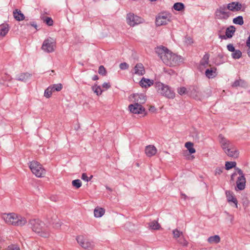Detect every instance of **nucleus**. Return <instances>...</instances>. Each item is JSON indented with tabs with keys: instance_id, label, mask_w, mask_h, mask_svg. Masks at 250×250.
<instances>
[{
	"instance_id": "obj_1",
	"label": "nucleus",
	"mask_w": 250,
	"mask_h": 250,
	"mask_svg": "<svg viewBox=\"0 0 250 250\" xmlns=\"http://www.w3.org/2000/svg\"><path fill=\"white\" fill-rule=\"evenodd\" d=\"M29 225L32 230L40 236L44 238L49 237L50 232L48 230L47 226H45L44 223L40 220L31 219Z\"/></svg>"
},
{
	"instance_id": "obj_2",
	"label": "nucleus",
	"mask_w": 250,
	"mask_h": 250,
	"mask_svg": "<svg viewBox=\"0 0 250 250\" xmlns=\"http://www.w3.org/2000/svg\"><path fill=\"white\" fill-rule=\"evenodd\" d=\"M2 218L6 223L16 226H22L27 223L25 218L14 213L4 214Z\"/></svg>"
},
{
	"instance_id": "obj_3",
	"label": "nucleus",
	"mask_w": 250,
	"mask_h": 250,
	"mask_svg": "<svg viewBox=\"0 0 250 250\" xmlns=\"http://www.w3.org/2000/svg\"><path fill=\"white\" fill-rule=\"evenodd\" d=\"M155 87L157 91L162 95L169 99H173L175 97V93L167 85L160 82L155 83Z\"/></svg>"
},
{
	"instance_id": "obj_4",
	"label": "nucleus",
	"mask_w": 250,
	"mask_h": 250,
	"mask_svg": "<svg viewBox=\"0 0 250 250\" xmlns=\"http://www.w3.org/2000/svg\"><path fill=\"white\" fill-rule=\"evenodd\" d=\"M183 61L182 58L169 51L166 55L163 57L162 61L166 65L169 66H173L179 64Z\"/></svg>"
},
{
	"instance_id": "obj_5",
	"label": "nucleus",
	"mask_w": 250,
	"mask_h": 250,
	"mask_svg": "<svg viewBox=\"0 0 250 250\" xmlns=\"http://www.w3.org/2000/svg\"><path fill=\"white\" fill-rule=\"evenodd\" d=\"M29 167L32 172L37 177H42L45 175L46 173L45 169L38 162H31L29 163Z\"/></svg>"
},
{
	"instance_id": "obj_6",
	"label": "nucleus",
	"mask_w": 250,
	"mask_h": 250,
	"mask_svg": "<svg viewBox=\"0 0 250 250\" xmlns=\"http://www.w3.org/2000/svg\"><path fill=\"white\" fill-rule=\"evenodd\" d=\"M228 10L225 4L219 6L215 11V18L220 20H227L230 16V13Z\"/></svg>"
},
{
	"instance_id": "obj_7",
	"label": "nucleus",
	"mask_w": 250,
	"mask_h": 250,
	"mask_svg": "<svg viewBox=\"0 0 250 250\" xmlns=\"http://www.w3.org/2000/svg\"><path fill=\"white\" fill-rule=\"evenodd\" d=\"M172 18V16L170 13H162L156 18V25L158 26L166 25L171 21Z\"/></svg>"
},
{
	"instance_id": "obj_8",
	"label": "nucleus",
	"mask_w": 250,
	"mask_h": 250,
	"mask_svg": "<svg viewBox=\"0 0 250 250\" xmlns=\"http://www.w3.org/2000/svg\"><path fill=\"white\" fill-rule=\"evenodd\" d=\"M76 240L80 246L84 249L91 250L94 247L93 242L83 235L77 236Z\"/></svg>"
},
{
	"instance_id": "obj_9",
	"label": "nucleus",
	"mask_w": 250,
	"mask_h": 250,
	"mask_svg": "<svg viewBox=\"0 0 250 250\" xmlns=\"http://www.w3.org/2000/svg\"><path fill=\"white\" fill-rule=\"evenodd\" d=\"M55 41L53 38L49 37L44 41L42 48L44 51L50 53L55 50Z\"/></svg>"
},
{
	"instance_id": "obj_10",
	"label": "nucleus",
	"mask_w": 250,
	"mask_h": 250,
	"mask_svg": "<svg viewBox=\"0 0 250 250\" xmlns=\"http://www.w3.org/2000/svg\"><path fill=\"white\" fill-rule=\"evenodd\" d=\"M144 20L141 17L135 15L133 13H129L126 16V22L130 26H134L143 23Z\"/></svg>"
},
{
	"instance_id": "obj_11",
	"label": "nucleus",
	"mask_w": 250,
	"mask_h": 250,
	"mask_svg": "<svg viewBox=\"0 0 250 250\" xmlns=\"http://www.w3.org/2000/svg\"><path fill=\"white\" fill-rule=\"evenodd\" d=\"M218 138L221 146L224 152L233 146L229 140L225 138L222 134L219 135Z\"/></svg>"
},
{
	"instance_id": "obj_12",
	"label": "nucleus",
	"mask_w": 250,
	"mask_h": 250,
	"mask_svg": "<svg viewBox=\"0 0 250 250\" xmlns=\"http://www.w3.org/2000/svg\"><path fill=\"white\" fill-rule=\"evenodd\" d=\"M128 108L130 111L133 114H142L145 112V108L142 105H139L137 104H130L128 106Z\"/></svg>"
},
{
	"instance_id": "obj_13",
	"label": "nucleus",
	"mask_w": 250,
	"mask_h": 250,
	"mask_svg": "<svg viewBox=\"0 0 250 250\" xmlns=\"http://www.w3.org/2000/svg\"><path fill=\"white\" fill-rule=\"evenodd\" d=\"M133 102L134 104H137L139 105L144 104L146 102V96L143 94H133L132 95Z\"/></svg>"
},
{
	"instance_id": "obj_14",
	"label": "nucleus",
	"mask_w": 250,
	"mask_h": 250,
	"mask_svg": "<svg viewBox=\"0 0 250 250\" xmlns=\"http://www.w3.org/2000/svg\"><path fill=\"white\" fill-rule=\"evenodd\" d=\"M228 9L232 12L240 11L242 8V4L239 2H231L226 5Z\"/></svg>"
},
{
	"instance_id": "obj_15",
	"label": "nucleus",
	"mask_w": 250,
	"mask_h": 250,
	"mask_svg": "<svg viewBox=\"0 0 250 250\" xmlns=\"http://www.w3.org/2000/svg\"><path fill=\"white\" fill-rule=\"evenodd\" d=\"M226 195L228 202L229 204H231V203H233L235 205V207L237 208L238 201L237 199L235 197L233 192L229 190H227L226 191Z\"/></svg>"
},
{
	"instance_id": "obj_16",
	"label": "nucleus",
	"mask_w": 250,
	"mask_h": 250,
	"mask_svg": "<svg viewBox=\"0 0 250 250\" xmlns=\"http://www.w3.org/2000/svg\"><path fill=\"white\" fill-rule=\"evenodd\" d=\"M229 157H232L233 158H237L239 156V151L234 147V146L229 148V149L224 152Z\"/></svg>"
},
{
	"instance_id": "obj_17",
	"label": "nucleus",
	"mask_w": 250,
	"mask_h": 250,
	"mask_svg": "<svg viewBox=\"0 0 250 250\" xmlns=\"http://www.w3.org/2000/svg\"><path fill=\"white\" fill-rule=\"evenodd\" d=\"M174 237L175 238H179V242L184 246H187V242L186 240L183 238V233L177 229L173 230Z\"/></svg>"
},
{
	"instance_id": "obj_18",
	"label": "nucleus",
	"mask_w": 250,
	"mask_h": 250,
	"mask_svg": "<svg viewBox=\"0 0 250 250\" xmlns=\"http://www.w3.org/2000/svg\"><path fill=\"white\" fill-rule=\"evenodd\" d=\"M145 69L142 63H138L136 64L134 68V74L142 76L145 74Z\"/></svg>"
},
{
	"instance_id": "obj_19",
	"label": "nucleus",
	"mask_w": 250,
	"mask_h": 250,
	"mask_svg": "<svg viewBox=\"0 0 250 250\" xmlns=\"http://www.w3.org/2000/svg\"><path fill=\"white\" fill-rule=\"evenodd\" d=\"M50 225H52L55 229H59L61 226V223L60 220L58 218L57 215L54 214L50 219L48 220Z\"/></svg>"
},
{
	"instance_id": "obj_20",
	"label": "nucleus",
	"mask_w": 250,
	"mask_h": 250,
	"mask_svg": "<svg viewBox=\"0 0 250 250\" xmlns=\"http://www.w3.org/2000/svg\"><path fill=\"white\" fill-rule=\"evenodd\" d=\"M190 96L196 100H200L201 99V92L199 91L198 87L192 86L190 88Z\"/></svg>"
},
{
	"instance_id": "obj_21",
	"label": "nucleus",
	"mask_w": 250,
	"mask_h": 250,
	"mask_svg": "<svg viewBox=\"0 0 250 250\" xmlns=\"http://www.w3.org/2000/svg\"><path fill=\"white\" fill-rule=\"evenodd\" d=\"M246 182V179L244 176H239L236 181L237 188L240 190H243L245 188Z\"/></svg>"
},
{
	"instance_id": "obj_22",
	"label": "nucleus",
	"mask_w": 250,
	"mask_h": 250,
	"mask_svg": "<svg viewBox=\"0 0 250 250\" xmlns=\"http://www.w3.org/2000/svg\"><path fill=\"white\" fill-rule=\"evenodd\" d=\"M157 150L153 145H149L146 147L145 152L147 156L152 157L156 154Z\"/></svg>"
},
{
	"instance_id": "obj_23",
	"label": "nucleus",
	"mask_w": 250,
	"mask_h": 250,
	"mask_svg": "<svg viewBox=\"0 0 250 250\" xmlns=\"http://www.w3.org/2000/svg\"><path fill=\"white\" fill-rule=\"evenodd\" d=\"M166 47L164 46H159L155 48V52L160 57L162 60L163 59V57L169 51Z\"/></svg>"
},
{
	"instance_id": "obj_24",
	"label": "nucleus",
	"mask_w": 250,
	"mask_h": 250,
	"mask_svg": "<svg viewBox=\"0 0 250 250\" xmlns=\"http://www.w3.org/2000/svg\"><path fill=\"white\" fill-rule=\"evenodd\" d=\"M153 80L145 78L144 77H143L139 82L140 86L145 88L148 87L153 85Z\"/></svg>"
},
{
	"instance_id": "obj_25",
	"label": "nucleus",
	"mask_w": 250,
	"mask_h": 250,
	"mask_svg": "<svg viewBox=\"0 0 250 250\" xmlns=\"http://www.w3.org/2000/svg\"><path fill=\"white\" fill-rule=\"evenodd\" d=\"M31 74L26 72L22 73L17 76L16 79L19 81L25 82L27 80L30 78Z\"/></svg>"
},
{
	"instance_id": "obj_26",
	"label": "nucleus",
	"mask_w": 250,
	"mask_h": 250,
	"mask_svg": "<svg viewBox=\"0 0 250 250\" xmlns=\"http://www.w3.org/2000/svg\"><path fill=\"white\" fill-rule=\"evenodd\" d=\"M206 76L209 79L213 78L217 75L216 68L212 67L210 69H207L205 71Z\"/></svg>"
},
{
	"instance_id": "obj_27",
	"label": "nucleus",
	"mask_w": 250,
	"mask_h": 250,
	"mask_svg": "<svg viewBox=\"0 0 250 250\" xmlns=\"http://www.w3.org/2000/svg\"><path fill=\"white\" fill-rule=\"evenodd\" d=\"M236 29L235 27L233 25L229 26L228 27L226 30V34L227 38L230 39L233 36L235 32Z\"/></svg>"
},
{
	"instance_id": "obj_28",
	"label": "nucleus",
	"mask_w": 250,
	"mask_h": 250,
	"mask_svg": "<svg viewBox=\"0 0 250 250\" xmlns=\"http://www.w3.org/2000/svg\"><path fill=\"white\" fill-rule=\"evenodd\" d=\"M208 242L211 244H217L220 241V237L218 235L211 236L208 238Z\"/></svg>"
},
{
	"instance_id": "obj_29",
	"label": "nucleus",
	"mask_w": 250,
	"mask_h": 250,
	"mask_svg": "<svg viewBox=\"0 0 250 250\" xmlns=\"http://www.w3.org/2000/svg\"><path fill=\"white\" fill-rule=\"evenodd\" d=\"M209 58V55L208 53H206L200 61V65L204 67H206L208 64Z\"/></svg>"
},
{
	"instance_id": "obj_30",
	"label": "nucleus",
	"mask_w": 250,
	"mask_h": 250,
	"mask_svg": "<svg viewBox=\"0 0 250 250\" xmlns=\"http://www.w3.org/2000/svg\"><path fill=\"white\" fill-rule=\"evenodd\" d=\"M9 30L7 24L0 25V36L4 37L8 32Z\"/></svg>"
},
{
	"instance_id": "obj_31",
	"label": "nucleus",
	"mask_w": 250,
	"mask_h": 250,
	"mask_svg": "<svg viewBox=\"0 0 250 250\" xmlns=\"http://www.w3.org/2000/svg\"><path fill=\"white\" fill-rule=\"evenodd\" d=\"M104 213V209L102 208H96L94 210V216L96 217H101Z\"/></svg>"
},
{
	"instance_id": "obj_32",
	"label": "nucleus",
	"mask_w": 250,
	"mask_h": 250,
	"mask_svg": "<svg viewBox=\"0 0 250 250\" xmlns=\"http://www.w3.org/2000/svg\"><path fill=\"white\" fill-rule=\"evenodd\" d=\"M13 15L15 19L19 21H22L24 18V15L18 10H16L15 11L13 12Z\"/></svg>"
},
{
	"instance_id": "obj_33",
	"label": "nucleus",
	"mask_w": 250,
	"mask_h": 250,
	"mask_svg": "<svg viewBox=\"0 0 250 250\" xmlns=\"http://www.w3.org/2000/svg\"><path fill=\"white\" fill-rule=\"evenodd\" d=\"M247 86L246 83L241 79H239L238 80H236L232 84V87H237V86H241V87H245Z\"/></svg>"
},
{
	"instance_id": "obj_34",
	"label": "nucleus",
	"mask_w": 250,
	"mask_h": 250,
	"mask_svg": "<svg viewBox=\"0 0 250 250\" xmlns=\"http://www.w3.org/2000/svg\"><path fill=\"white\" fill-rule=\"evenodd\" d=\"M149 227L152 229L158 230L160 228V225L157 221L153 220L149 223Z\"/></svg>"
},
{
	"instance_id": "obj_35",
	"label": "nucleus",
	"mask_w": 250,
	"mask_h": 250,
	"mask_svg": "<svg viewBox=\"0 0 250 250\" xmlns=\"http://www.w3.org/2000/svg\"><path fill=\"white\" fill-rule=\"evenodd\" d=\"M173 8L178 11H182L185 8V6L181 2H176L174 4Z\"/></svg>"
},
{
	"instance_id": "obj_36",
	"label": "nucleus",
	"mask_w": 250,
	"mask_h": 250,
	"mask_svg": "<svg viewBox=\"0 0 250 250\" xmlns=\"http://www.w3.org/2000/svg\"><path fill=\"white\" fill-rule=\"evenodd\" d=\"M233 22L234 24L242 25L244 23L243 18L241 16H239L233 19Z\"/></svg>"
},
{
	"instance_id": "obj_37",
	"label": "nucleus",
	"mask_w": 250,
	"mask_h": 250,
	"mask_svg": "<svg viewBox=\"0 0 250 250\" xmlns=\"http://www.w3.org/2000/svg\"><path fill=\"white\" fill-rule=\"evenodd\" d=\"M232 57L234 59H238L242 56V52L239 50H235L231 54Z\"/></svg>"
},
{
	"instance_id": "obj_38",
	"label": "nucleus",
	"mask_w": 250,
	"mask_h": 250,
	"mask_svg": "<svg viewBox=\"0 0 250 250\" xmlns=\"http://www.w3.org/2000/svg\"><path fill=\"white\" fill-rule=\"evenodd\" d=\"M236 165L235 162H227L225 164V167L227 170H229L233 167H235Z\"/></svg>"
},
{
	"instance_id": "obj_39",
	"label": "nucleus",
	"mask_w": 250,
	"mask_h": 250,
	"mask_svg": "<svg viewBox=\"0 0 250 250\" xmlns=\"http://www.w3.org/2000/svg\"><path fill=\"white\" fill-rule=\"evenodd\" d=\"M53 92V90L52 89L51 87L50 86L46 89H45L44 93V96L46 98H48L50 97Z\"/></svg>"
},
{
	"instance_id": "obj_40",
	"label": "nucleus",
	"mask_w": 250,
	"mask_h": 250,
	"mask_svg": "<svg viewBox=\"0 0 250 250\" xmlns=\"http://www.w3.org/2000/svg\"><path fill=\"white\" fill-rule=\"evenodd\" d=\"M92 90L94 91V92L96 93L97 95H100L102 93V90L101 89V88L100 86H97V85H94L92 87Z\"/></svg>"
},
{
	"instance_id": "obj_41",
	"label": "nucleus",
	"mask_w": 250,
	"mask_h": 250,
	"mask_svg": "<svg viewBox=\"0 0 250 250\" xmlns=\"http://www.w3.org/2000/svg\"><path fill=\"white\" fill-rule=\"evenodd\" d=\"M72 186L76 188H79L82 186V182L80 180L76 179L72 181Z\"/></svg>"
},
{
	"instance_id": "obj_42",
	"label": "nucleus",
	"mask_w": 250,
	"mask_h": 250,
	"mask_svg": "<svg viewBox=\"0 0 250 250\" xmlns=\"http://www.w3.org/2000/svg\"><path fill=\"white\" fill-rule=\"evenodd\" d=\"M50 86L53 90V91H60L62 90V85L61 83L55 84L52 85H51Z\"/></svg>"
},
{
	"instance_id": "obj_43",
	"label": "nucleus",
	"mask_w": 250,
	"mask_h": 250,
	"mask_svg": "<svg viewBox=\"0 0 250 250\" xmlns=\"http://www.w3.org/2000/svg\"><path fill=\"white\" fill-rule=\"evenodd\" d=\"M98 73L103 76H105L106 75V71L103 65L100 66L98 69Z\"/></svg>"
},
{
	"instance_id": "obj_44",
	"label": "nucleus",
	"mask_w": 250,
	"mask_h": 250,
	"mask_svg": "<svg viewBox=\"0 0 250 250\" xmlns=\"http://www.w3.org/2000/svg\"><path fill=\"white\" fill-rule=\"evenodd\" d=\"M193 144L190 142H188V152L192 154L195 152L196 150L193 148Z\"/></svg>"
},
{
	"instance_id": "obj_45",
	"label": "nucleus",
	"mask_w": 250,
	"mask_h": 250,
	"mask_svg": "<svg viewBox=\"0 0 250 250\" xmlns=\"http://www.w3.org/2000/svg\"><path fill=\"white\" fill-rule=\"evenodd\" d=\"M225 213L226 215V219L228 220V221H229L231 223V224H232L233 220H234L233 216L231 214H230L229 213H228L226 211L225 212Z\"/></svg>"
},
{
	"instance_id": "obj_46",
	"label": "nucleus",
	"mask_w": 250,
	"mask_h": 250,
	"mask_svg": "<svg viewBox=\"0 0 250 250\" xmlns=\"http://www.w3.org/2000/svg\"><path fill=\"white\" fill-rule=\"evenodd\" d=\"M190 136L193 138H198V133L195 128L192 127L190 131Z\"/></svg>"
},
{
	"instance_id": "obj_47",
	"label": "nucleus",
	"mask_w": 250,
	"mask_h": 250,
	"mask_svg": "<svg viewBox=\"0 0 250 250\" xmlns=\"http://www.w3.org/2000/svg\"><path fill=\"white\" fill-rule=\"evenodd\" d=\"M177 92L180 95H183L186 93L187 88L185 87H179L178 88Z\"/></svg>"
},
{
	"instance_id": "obj_48",
	"label": "nucleus",
	"mask_w": 250,
	"mask_h": 250,
	"mask_svg": "<svg viewBox=\"0 0 250 250\" xmlns=\"http://www.w3.org/2000/svg\"><path fill=\"white\" fill-rule=\"evenodd\" d=\"M6 250H20V249L18 245L12 244L9 245Z\"/></svg>"
},
{
	"instance_id": "obj_49",
	"label": "nucleus",
	"mask_w": 250,
	"mask_h": 250,
	"mask_svg": "<svg viewBox=\"0 0 250 250\" xmlns=\"http://www.w3.org/2000/svg\"><path fill=\"white\" fill-rule=\"evenodd\" d=\"M44 21L49 26H51L53 24V21L50 17H46L44 20Z\"/></svg>"
},
{
	"instance_id": "obj_50",
	"label": "nucleus",
	"mask_w": 250,
	"mask_h": 250,
	"mask_svg": "<svg viewBox=\"0 0 250 250\" xmlns=\"http://www.w3.org/2000/svg\"><path fill=\"white\" fill-rule=\"evenodd\" d=\"M128 64L126 62H123L120 64V68L122 70L127 69H128Z\"/></svg>"
},
{
	"instance_id": "obj_51",
	"label": "nucleus",
	"mask_w": 250,
	"mask_h": 250,
	"mask_svg": "<svg viewBox=\"0 0 250 250\" xmlns=\"http://www.w3.org/2000/svg\"><path fill=\"white\" fill-rule=\"evenodd\" d=\"M227 47L228 50L230 52H233L235 50V48L233 46L232 44L230 43V44H228Z\"/></svg>"
},
{
	"instance_id": "obj_52",
	"label": "nucleus",
	"mask_w": 250,
	"mask_h": 250,
	"mask_svg": "<svg viewBox=\"0 0 250 250\" xmlns=\"http://www.w3.org/2000/svg\"><path fill=\"white\" fill-rule=\"evenodd\" d=\"M82 179L84 180V181H85L86 182H88L89 181H90V179H89L88 177H87V175L86 173H83L82 174Z\"/></svg>"
},
{
	"instance_id": "obj_53",
	"label": "nucleus",
	"mask_w": 250,
	"mask_h": 250,
	"mask_svg": "<svg viewBox=\"0 0 250 250\" xmlns=\"http://www.w3.org/2000/svg\"><path fill=\"white\" fill-rule=\"evenodd\" d=\"M223 168H221V167H217L215 169V175H220L222 172V170H223Z\"/></svg>"
},
{
	"instance_id": "obj_54",
	"label": "nucleus",
	"mask_w": 250,
	"mask_h": 250,
	"mask_svg": "<svg viewBox=\"0 0 250 250\" xmlns=\"http://www.w3.org/2000/svg\"><path fill=\"white\" fill-rule=\"evenodd\" d=\"M102 86L103 88H104L106 89H107L110 87V84L109 83H104L103 84Z\"/></svg>"
},
{
	"instance_id": "obj_55",
	"label": "nucleus",
	"mask_w": 250,
	"mask_h": 250,
	"mask_svg": "<svg viewBox=\"0 0 250 250\" xmlns=\"http://www.w3.org/2000/svg\"><path fill=\"white\" fill-rule=\"evenodd\" d=\"M246 45L248 47V49H250V35L246 41Z\"/></svg>"
},
{
	"instance_id": "obj_56",
	"label": "nucleus",
	"mask_w": 250,
	"mask_h": 250,
	"mask_svg": "<svg viewBox=\"0 0 250 250\" xmlns=\"http://www.w3.org/2000/svg\"><path fill=\"white\" fill-rule=\"evenodd\" d=\"M237 170L238 173L239 175V176H244V174L243 173V171L240 169L237 168Z\"/></svg>"
},
{
	"instance_id": "obj_57",
	"label": "nucleus",
	"mask_w": 250,
	"mask_h": 250,
	"mask_svg": "<svg viewBox=\"0 0 250 250\" xmlns=\"http://www.w3.org/2000/svg\"><path fill=\"white\" fill-rule=\"evenodd\" d=\"M219 38H220L221 39H224V40H226L227 39H228V38H227L226 34H225V35H220Z\"/></svg>"
},
{
	"instance_id": "obj_58",
	"label": "nucleus",
	"mask_w": 250,
	"mask_h": 250,
	"mask_svg": "<svg viewBox=\"0 0 250 250\" xmlns=\"http://www.w3.org/2000/svg\"><path fill=\"white\" fill-rule=\"evenodd\" d=\"M194 43V41L192 39H188V45H191V44H193Z\"/></svg>"
},
{
	"instance_id": "obj_59",
	"label": "nucleus",
	"mask_w": 250,
	"mask_h": 250,
	"mask_svg": "<svg viewBox=\"0 0 250 250\" xmlns=\"http://www.w3.org/2000/svg\"><path fill=\"white\" fill-rule=\"evenodd\" d=\"M98 79H99V77H98V76L97 75H94V76L93 77V78H92V80H93V81L97 80H98Z\"/></svg>"
},
{
	"instance_id": "obj_60",
	"label": "nucleus",
	"mask_w": 250,
	"mask_h": 250,
	"mask_svg": "<svg viewBox=\"0 0 250 250\" xmlns=\"http://www.w3.org/2000/svg\"><path fill=\"white\" fill-rule=\"evenodd\" d=\"M194 158V157L193 155H188V160H193Z\"/></svg>"
},
{
	"instance_id": "obj_61",
	"label": "nucleus",
	"mask_w": 250,
	"mask_h": 250,
	"mask_svg": "<svg viewBox=\"0 0 250 250\" xmlns=\"http://www.w3.org/2000/svg\"><path fill=\"white\" fill-rule=\"evenodd\" d=\"M236 175L235 173H233L231 176V180H233L234 177Z\"/></svg>"
},
{
	"instance_id": "obj_62",
	"label": "nucleus",
	"mask_w": 250,
	"mask_h": 250,
	"mask_svg": "<svg viewBox=\"0 0 250 250\" xmlns=\"http://www.w3.org/2000/svg\"><path fill=\"white\" fill-rule=\"evenodd\" d=\"M31 25H32V26L34 27H35V28H36V27H37V25H36V24H35L34 23H32V24H31Z\"/></svg>"
},
{
	"instance_id": "obj_63",
	"label": "nucleus",
	"mask_w": 250,
	"mask_h": 250,
	"mask_svg": "<svg viewBox=\"0 0 250 250\" xmlns=\"http://www.w3.org/2000/svg\"><path fill=\"white\" fill-rule=\"evenodd\" d=\"M154 108H154V106H151V107H150V109H149V110H151V111H152L153 110H154Z\"/></svg>"
},
{
	"instance_id": "obj_64",
	"label": "nucleus",
	"mask_w": 250,
	"mask_h": 250,
	"mask_svg": "<svg viewBox=\"0 0 250 250\" xmlns=\"http://www.w3.org/2000/svg\"><path fill=\"white\" fill-rule=\"evenodd\" d=\"M185 146L188 148V142L185 144Z\"/></svg>"
}]
</instances>
